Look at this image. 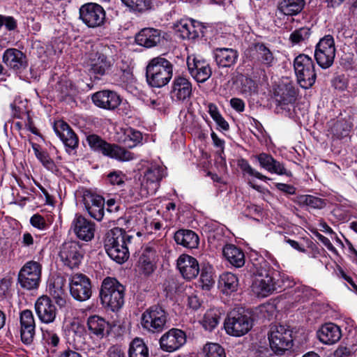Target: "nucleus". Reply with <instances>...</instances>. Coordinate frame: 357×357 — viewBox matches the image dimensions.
<instances>
[{
  "label": "nucleus",
  "mask_w": 357,
  "mask_h": 357,
  "mask_svg": "<svg viewBox=\"0 0 357 357\" xmlns=\"http://www.w3.org/2000/svg\"><path fill=\"white\" fill-rule=\"evenodd\" d=\"M132 236L121 228L115 227L109 230L105 240V248L109 257L119 264L125 262L129 258L128 243Z\"/></svg>",
  "instance_id": "obj_1"
},
{
  "label": "nucleus",
  "mask_w": 357,
  "mask_h": 357,
  "mask_svg": "<svg viewBox=\"0 0 357 357\" xmlns=\"http://www.w3.org/2000/svg\"><path fill=\"white\" fill-rule=\"evenodd\" d=\"M173 75V66L164 57L152 59L146 66V81L152 87L160 88L169 83Z\"/></svg>",
  "instance_id": "obj_2"
},
{
  "label": "nucleus",
  "mask_w": 357,
  "mask_h": 357,
  "mask_svg": "<svg viewBox=\"0 0 357 357\" xmlns=\"http://www.w3.org/2000/svg\"><path fill=\"white\" fill-rule=\"evenodd\" d=\"M124 287L115 278H106L102 281L100 296L102 303L116 311L124 303Z\"/></svg>",
  "instance_id": "obj_3"
},
{
  "label": "nucleus",
  "mask_w": 357,
  "mask_h": 357,
  "mask_svg": "<svg viewBox=\"0 0 357 357\" xmlns=\"http://www.w3.org/2000/svg\"><path fill=\"white\" fill-rule=\"evenodd\" d=\"M165 168L158 163H151L144 172V177L136 199L146 198L154 195L160 186V182L166 176Z\"/></svg>",
  "instance_id": "obj_4"
},
{
  "label": "nucleus",
  "mask_w": 357,
  "mask_h": 357,
  "mask_svg": "<svg viewBox=\"0 0 357 357\" xmlns=\"http://www.w3.org/2000/svg\"><path fill=\"white\" fill-rule=\"evenodd\" d=\"M298 91L295 86L291 83L279 85L275 90L274 99L275 101V110L289 116H293L295 113V102Z\"/></svg>",
  "instance_id": "obj_5"
},
{
  "label": "nucleus",
  "mask_w": 357,
  "mask_h": 357,
  "mask_svg": "<svg viewBox=\"0 0 357 357\" xmlns=\"http://www.w3.org/2000/svg\"><path fill=\"white\" fill-rule=\"evenodd\" d=\"M86 141L91 149L104 155L120 161H129L134 158V155L131 152L117 145L107 143L97 135H88Z\"/></svg>",
  "instance_id": "obj_6"
},
{
  "label": "nucleus",
  "mask_w": 357,
  "mask_h": 357,
  "mask_svg": "<svg viewBox=\"0 0 357 357\" xmlns=\"http://www.w3.org/2000/svg\"><path fill=\"white\" fill-rule=\"evenodd\" d=\"M294 67L300 86L303 89L310 88L317 77L312 58L306 54H300L295 58Z\"/></svg>",
  "instance_id": "obj_7"
},
{
  "label": "nucleus",
  "mask_w": 357,
  "mask_h": 357,
  "mask_svg": "<svg viewBox=\"0 0 357 357\" xmlns=\"http://www.w3.org/2000/svg\"><path fill=\"white\" fill-rule=\"evenodd\" d=\"M167 313L160 305H153L142 314V327L151 333L161 332L167 323Z\"/></svg>",
  "instance_id": "obj_8"
},
{
  "label": "nucleus",
  "mask_w": 357,
  "mask_h": 357,
  "mask_svg": "<svg viewBox=\"0 0 357 357\" xmlns=\"http://www.w3.org/2000/svg\"><path fill=\"white\" fill-rule=\"evenodd\" d=\"M292 332L283 325H273L268 332V340L275 353H282L292 346Z\"/></svg>",
  "instance_id": "obj_9"
},
{
  "label": "nucleus",
  "mask_w": 357,
  "mask_h": 357,
  "mask_svg": "<svg viewBox=\"0 0 357 357\" xmlns=\"http://www.w3.org/2000/svg\"><path fill=\"white\" fill-rule=\"evenodd\" d=\"M114 62L115 58L111 54V50L103 47L89 54L88 63L91 73L103 75L110 70Z\"/></svg>",
  "instance_id": "obj_10"
},
{
  "label": "nucleus",
  "mask_w": 357,
  "mask_h": 357,
  "mask_svg": "<svg viewBox=\"0 0 357 357\" xmlns=\"http://www.w3.org/2000/svg\"><path fill=\"white\" fill-rule=\"evenodd\" d=\"M42 266L36 261H29L20 269L18 274V282L27 290L36 289L40 280Z\"/></svg>",
  "instance_id": "obj_11"
},
{
  "label": "nucleus",
  "mask_w": 357,
  "mask_h": 357,
  "mask_svg": "<svg viewBox=\"0 0 357 357\" xmlns=\"http://www.w3.org/2000/svg\"><path fill=\"white\" fill-rule=\"evenodd\" d=\"M79 19L89 28L100 27L105 21V10L96 3H84L79 8Z\"/></svg>",
  "instance_id": "obj_12"
},
{
  "label": "nucleus",
  "mask_w": 357,
  "mask_h": 357,
  "mask_svg": "<svg viewBox=\"0 0 357 357\" xmlns=\"http://www.w3.org/2000/svg\"><path fill=\"white\" fill-rule=\"evenodd\" d=\"M224 326L229 335L240 337L246 334L251 329L252 321L247 315L233 310L228 314Z\"/></svg>",
  "instance_id": "obj_13"
},
{
  "label": "nucleus",
  "mask_w": 357,
  "mask_h": 357,
  "mask_svg": "<svg viewBox=\"0 0 357 357\" xmlns=\"http://www.w3.org/2000/svg\"><path fill=\"white\" fill-rule=\"evenodd\" d=\"M335 55V42L333 36L327 35L320 39L314 52L317 63L323 68H328L333 63Z\"/></svg>",
  "instance_id": "obj_14"
},
{
  "label": "nucleus",
  "mask_w": 357,
  "mask_h": 357,
  "mask_svg": "<svg viewBox=\"0 0 357 357\" xmlns=\"http://www.w3.org/2000/svg\"><path fill=\"white\" fill-rule=\"evenodd\" d=\"M71 296L78 301H85L91 296L90 279L82 273L73 274L69 279Z\"/></svg>",
  "instance_id": "obj_15"
},
{
  "label": "nucleus",
  "mask_w": 357,
  "mask_h": 357,
  "mask_svg": "<svg viewBox=\"0 0 357 357\" xmlns=\"http://www.w3.org/2000/svg\"><path fill=\"white\" fill-rule=\"evenodd\" d=\"M187 66L192 77L199 83L205 82L212 75V70L208 62L194 54L187 57Z\"/></svg>",
  "instance_id": "obj_16"
},
{
  "label": "nucleus",
  "mask_w": 357,
  "mask_h": 357,
  "mask_svg": "<svg viewBox=\"0 0 357 357\" xmlns=\"http://www.w3.org/2000/svg\"><path fill=\"white\" fill-rule=\"evenodd\" d=\"M84 252L76 241H67L60 248L59 257L64 265L70 268L78 267L83 258Z\"/></svg>",
  "instance_id": "obj_17"
},
{
  "label": "nucleus",
  "mask_w": 357,
  "mask_h": 357,
  "mask_svg": "<svg viewBox=\"0 0 357 357\" xmlns=\"http://www.w3.org/2000/svg\"><path fill=\"white\" fill-rule=\"evenodd\" d=\"M186 342L185 333L178 328H172L164 333L160 339L162 350L173 352L181 347Z\"/></svg>",
  "instance_id": "obj_18"
},
{
  "label": "nucleus",
  "mask_w": 357,
  "mask_h": 357,
  "mask_svg": "<svg viewBox=\"0 0 357 357\" xmlns=\"http://www.w3.org/2000/svg\"><path fill=\"white\" fill-rule=\"evenodd\" d=\"M36 313L39 320L44 324L53 323L56 317L57 310L50 297L42 296L35 303Z\"/></svg>",
  "instance_id": "obj_19"
},
{
  "label": "nucleus",
  "mask_w": 357,
  "mask_h": 357,
  "mask_svg": "<svg viewBox=\"0 0 357 357\" xmlns=\"http://www.w3.org/2000/svg\"><path fill=\"white\" fill-rule=\"evenodd\" d=\"M3 62L16 73H22L28 66L26 56L16 48H8L3 54Z\"/></svg>",
  "instance_id": "obj_20"
},
{
  "label": "nucleus",
  "mask_w": 357,
  "mask_h": 357,
  "mask_svg": "<svg viewBox=\"0 0 357 357\" xmlns=\"http://www.w3.org/2000/svg\"><path fill=\"white\" fill-rule=\"evenodd\" d=\"M192 92V84L188 78L177 76L174 79L170 91L171 98L174 101L184 102L190 98Z\"/></svg>",
  "instance_id": "obj_21"
},
{
  "label": "nucleus",
  "mask_w": 357,
  "mask_h": 357,
  "mask_svg": "<svg viewBox=\"0 0 357 357\" xmlns=\"http://www.w3.org/2000/svg\"><path fill=\"white\" fill-rule=\"evenodd\" d=\"M83 203L90 216L100 221L104 216L105 199L102 197L91 192L83 195Z\"/></svg>",
  "instance_id": "obj_22"
},
{
  "label": "nucleus",
  "mask_w": 357,
  "mask_h": 357,
  "mask_svg": "<svg viewBox=\"0 0 357 357\" xmlns=\"http://www.w3.org/2000/svg\"><path fill=\"white\" fill-rule=\"evenodd\" d=\"M36 324L33 314L31 310H23L20 314V335L22 341L31 344L34 338Z\"/></svg>",
  "instance_id": "obj_23"
},
{
  "label": "nucleus",
  "mask_w": 357,
  "mask_h": 357,
  "mask_svg": "<svg viewBox=\"0 0 357 357\" xmlns=\"http://www.w3.org/2000/svg\"><path fill=\"white\" fill-rule=\"evenodd\" d=\"M53 128L56 135L67 149L71 151L78 146V137L68 123L61 120L57 121L54 123Z\"/></svg>",
  "instance_id": "obj_24"
},
{
  "label": "nucleus",
  "mask_w": 357,
  "mask_h": 357,
  "mask_svg": "<svg viewBox=\"0 0 357 357\" xmlns=\"http://www.w3.org/2000/svg\"><path fill=\"white\" fill-rule=\"evenodd\" d=\"M174 29L181 38L190 40L199 36L202 26L195 20L183 19L174 25Z\"/></svg>",
  "instance_id": "obj_25"
},
{
  "label": "nucleus",
  "mask_w": 357,
  "mask_h": 357,
  "mask_svg": "<svg viewBox=\"0 0 357 357\" xmlns=\"http://www.w3.org/2000/svg\"><path fill=\"white\" fill-rule=\"evenodd\" d=\"M92 100L96 106L105 109H114L121 103L119 96L109 90L96 92L93 95Z\"/></svg>",
  "instance_id": "obj_26"
},
{
  "label": "nucleus",
  "mask_w": 357,
  "mask_h": 357,
  "mask_svg": "<svg viewBox=\"0 0 357 357\" xmlns=\"http://www.w3.org/2000/svg\"><path fill=\"white\" fill-rule=\"evenodd\" d=\"M177 267L182 276L187 280L195 278L199 273L197 260L188 255H181L178 257Z\"/></svg>",
  "instance_id": "obj_27"
},
{
  "label": "nucleus",
  "mask_w": 357,
  "mask_h": 357,
  "mask_svg": "<svg viewBox=\"0 0 357 357\" xmlns=\"http://www.w3.org/2000/svg\"><path fill=\"white\" fill-rule=\"evenodd\" d=\"M256 158L261 167L270 173L287 176H291V172L285 168L284 164L275 160L270 154L261 153L256 155Z\"/></svg>",
  "instance_id": "obj_28"
},
{
  "label": "nucleus",
  "mask_w": 357,
  "mask_h": 357,
  "mask_svg": "<svg viewBox=\"0 0 357 357\" xmlns=\"http://www.w3.org/2000/svg\"><path fill=\"white\" fill-rule=\"evenodd\" d=\"M72 227L79 239L89 241L94 236V224L82 215H75L72 222Z\"/></svg>",
  "instance_id": "obj_29"
},
{
  "label": "nucleus",
  "mask_w": 357,
  "mask_h": 357,
  "mask_svg": "<svg viewBox=\"0 0 357 357\" xmlns=\"http://www.w3.org/2000/svg\"><path fill=\"white\" fill-rule=\"evenodd\" d=\"M342 337L340 327L333 323L324 324L317 331V337L323 344H333Z\"/></svg>",
  "instance_id": "obj_30"
},
{
  "label": "nucleus",
  "mask_w": 357,
  "mask_h": 357,
  "mask_svg": "<svg viewBox=\"0 0 357 357\" xmlns=\"http://www.w3.org/2000/svg\"><path fill=\"white\" fill-rule=\"evenodd\" d=\"M156 252L150 247L144 248L137 264V271L140 274L149 275L152 273L155 268Z\"/></svg>",
  "instance_id": "obj_31"
},
{
  "label": "nucleus",
  "mask_w": 357,
  "mask_h": 357,
  "mask_svg": "<svg viewBox=\"0 0 357 357\" xmlns=\"http://www.w3.org/2000/svg\"><path fill=\"white\" fill-rule=\"evenodd\" d=\"M161 38L160 31L153 28H145L136 35L135 41L139 45L151 48L160 43Z\"/></svg>",
  "instance_id": "obj_32"
},
{
  "label": "nucleus",
  "mask_w": 357,
  "mask_h": 357,
  "mask_svg": "<svg viewBox=\"0 0 357 357\" xmlns=\"http://www.w3.org/2000/svg\"><path fill=\"white\" fill-rule=\"evenodd\" d=\"M276 289L275 283L272 276L268 274L257 276L253 282L252 290L260 296H266Z\"/></svg>",
  "instance_id": "obj_33"
},
{
  "label": "nucleus",
  "mask_w": 357,
  "mask_h": 357,
  "mask_svg": "<svg viewBox=\"0 0 357 357\" xmlns=\"http://www.w3.org/2000/svg\"><path fill=\"white\" fill-rule=\"evenodd\" d=\"M214 57L219 67L229 68L236 63L238 54L232 48H216L214 50Z\"/></svg>",
  "instance_id": "obj_34"
},
{
  "label": "nucleus",
  "mask_w": 357,
  "mask_h": 357,
  "mask_svg": "<svg viewBox=\"0 0 357 357\" xmlns=\"http://www.w3.org/2000/svg\"><path fill=\"white\" fill-rule=\"evenodd\" d=\"M174 241L178 245L188 249L197 248L199 238L197 234L190 229H179L174 234Z\"/></svg>",
  "instance_id": "obj_35"
},
{
  "label": "nucleus",
  "mask_w": 357,
  "mask_h": 357,
  "mask_svg": "<svg viewBox=\"0 0 357 357\" xmlns=\"http://www.w3.org/2000/svg\"><path fill=\"white\" fill-rule=\"evenodd\" d=\"M223 256L232 266L240 268L245 264L243 252L232 244L226 245L222 250Z\"/></svg>",
  "instance_id": "obj_36"
},
{
  "label": "nucleus",
  "mask_w": 357,
  "mask_h": 357,
  "mask_svg": "<svg viewBox=\"0 0 357 357\" xmlns=\"http://www.w3.org/2000/svg\"><path fill=\"white\" fill-rule=\"evenodd\" d=\"M255 51L258 61L266 67L273 66L276 63L273 52L264 43H258L255 45Z\"/></svg>",
  "instance_id": "obj_37"
},
{
  "label": "nucleus",
  "mask_w": 357,
  "mask_h": 357,
  "mask_svg": "<svg viewBox=\"0 0 357 357\" xmlns=\"http://www.w3.org/2000/svg\"><path fill=\"white\" fill-rule=\"evenodd\" d=\"M305 4V0H282L278 10L285 15H295L303 9Z\"/></svg>",
  "instance_id": "obj_38"
},
{
  "label": "nucleus",
  "mask_w": 357,
  "mask_h": 357,
  "mask_svg": "<svg viewBox=\"0 0 357 357\" xmlns=\"http://www.w3.org/2000/svg\"><path fill=\"white\" fill-rule=\"evenodd\" d=\"M87 326L91 333L102 337L107 330L108 323L102 317L93 315L88 318Z\"/></svg>",
  "instance_id": "obj_39"
},
{
  "label": "nucleus",
  "mask_w": 357,
  "mask_h": 357,
  "mask_svg": "<svg viewBox=\"0 0 357 357\" xmlns=\"http://www.w3.org/2000/svg\"><path fill=\"white\" fill-rule=\"evenodd\" d=\"M238 285V280L234 274L226 272L220 276L219 287L224 294H229L235 291L237 289Z\"/></svg>",
  "instance_id": "obj_40"
},
{
  "label": "nucleus",
  "mask_w": 357,
  "mask_h": 357,
  "mask_svg": "<svg viewBox=\"0 0 357 357\" xmlns=\"http://www.w3.org/2000/svg\"><path fill=\"white\" fill-rule=\"evenodd\" d=\"M220 314L218 310L211 309L206 312L203 318L200 320V323L206 330L212 331L218 325Z\"/></svg>",
  "instance_id": "obj_41"
},
{
  "label": "nucleus",
  "mask_w": 357,
  "mask_h": 357,
  "mask_svg": "<svg viewBox=\"0 0 357 357\" xmlns=\"http://www.w3.org/2000/svg\"><path fill=\"white\" fill-rule=\"evenodd\" d=\"M142 139V133L133 128H128L125 130L121 137L122 143L128 148L135 147Z\"/></svg>",
  "instance_id": "obj_42"
},
{
  "label": "nucleus",
  "mask_w": 357,
  "mask_h": 357,
  "mask_svg": "<svg viewBox=\"0 0 357 357\" xmlns=\"http://www.w3.org/2000/svg\"><path fill=\"white\" fill-rule=\"evenodd\" d=\"M129 357H149V349L142 339H134L129 347Z\"/></svg>",
  "instance_id": "obj_43"
},
{
  "label": "nucleus",
  "mask_w": 357,
  "mask_h": 357,
  "mask_svg": "<svg viewBox=\"0 0 357 357\" xmlns=\"http://www.w3.org/2000/svg\"><path fill=\"white\" fill-rule=\"evenodd\" d=\"M298 202L301 206L317 209L323 208L326 205L324 199L310 195H301L298 197Z\"/></svg>",
  "instance_id": "obj_44"
},
{
  "label": "nucleus",
  "mask_w": 357,
  "mask_h": 357,
  "mask_svg": "<svg viewBox=\"0 0 357 357\" xmlns=\"http://www.w3.org/2000/svg\"><path fill=\"white\" fill-rule=\"evenodd\" d=\"M122 3L131 10L138 12H144L151 8L150 0H121Z\"/></svg>",
  "instance_id": "obj_45"
},
{
  "label": "nucleus",
  "mask_w": 357,
  "mask_h": 357,
  "mask_svg": "<svg viewBox=\"0 0 357 357\" xmlns=\"http://www.w3.org/2000/svg\"><path fill=\"white\" fill-rule=\"evenodd\" d=\"M42 333L44 344L49 348L53 349V351H54L60 342L59 335L52 330H42Z\"/></svg>",
  "instance_id": "obj_46"
},
{
  "label": "nucleus",
  "mask_w": 357,
  "mask_h": 357,
  "mask_svg": "<svg viewBox=\"0 0 357 357\" xmlns=\"http://www.w3.org/2000/svg\"><path fill=\"white\" fill-rule=\"evenodd\" d=\"M205 357H225L224 349L218 344L209 343L204 347Z\"/></svg>",
  "instance_id": "obj_47"
},
{
  "label": "nucleus",
  "mask_w": 357,
  "mask_h": 357,
  "mask_svg": "<svg viewBox=\"0 0 357 357\" xmlns=\"http://www.w3.org/2000/svg\"><path fill=\"white\" fill-rule=\"evenodd\" d=\"M34 151L36 158L42 162L45 168L52 172L57 170L54 162L50 158L47 153L40 151L37 149H34Z\"/></svg>",
  "instance_id": "obj_48"
},
{
  "label": "nucleus",
  "mask_w": 357,
  "mask_h": 357,
  "mask_svg": "<svg viewBox=\"0 0 357 357\" xmlns=\"http://www.w3.org/2000/svg\"><path fill=\"white\" fill-rule=\"evenodd\" d=\"M238 165L239 167L241 168V169L243 172L247 173V174H248L250 176H255V177H256V178L261 180V181L270 180L269 178H268L267 176L263 175L260 172H259L257 170H255V169H253L250 165L248 162L246 160H245V159L240 160L238 161Z\"/></svg>",
  "instance_id": "obj_49"
},
{
  "label": "nucleus",
  "mask_w": 357,
  "mask_h": 357,
  "mask_svg": "<svg viewBox=\"0 0 357 357\" xmlns=\"http://www.w3.org/2000/svg\"><path fill=\"white\" fill-rule=\"evenodd\" d=\"M66 335L71 337L75 341L77 337H81L84 333V328L77 321H73L66 326Z\"/></svg>",
  "instance_id": "obj_50"
},
{
  "label": "nucleus",
  "mask_w": 357,
  "mask_h": 357,
  "mask_svg": "<svg viewBox=\"0 0 357 357\" xmlns=\"http://www.w3.org/2000/svg\"><path fill=\"white\" fill-rule=\"evenodd\" d=\"M310 35V29L302 27L293 31L290 35V40L293 43H299L307 40Z\"/></svg>",
  "instance_id": "obj_51"
},
{
  "label": "nucleus",
  "mask_w": 357,
  "mask_h": 357,
  "mask_svg": "<svg viewBox=\"0 0 357 357\" xmlns=\"http://www.w3.org/2000/svg\"><path fill=\"white\" fill-rule=\"evenodd\" d=\"M126 175L121 172H112L108 174V179L112 185H121L124 183Z\"/></svg>",
  "instance_id": "obj_52"
},
{
  "label": "nucleus",
  "mask_w": 357,
  "mask_h": 357,
  "mask_svg": "<svg viewBox=\"0 0 357 357\" xmlns=\"http://www.w3.org/2000/svg\"><path fill=\"white\" fill-rule=\"evenodd\" d=\"M48 291L50 294L55 292H65V289H63V280L61 278H56L54 282H50L48 285Z\"/></svg>",
  "instance_id": "obj_53"
},
{
  "label": "nucleus",
  "mask_w": 357,
  "mask_h": 357,
  "mask_svg": "<svg viewBox=\"0 0 357 357\" xmlns=\"http://www.w3.org/2000/svg\"><path fill=\"white\" fill-rule=\"evenodd\" d=\"M30 222L33 227L40 230H43L47 227L45 218L38 214L33 215L30 219Z\"/></svg>",
  "instance_id": "obj_54"
},
{
  "label": "nucleus",
  "mask_w": 357,
  "mask_h": 357,
  "mask_svg": "<svg viewBox=\"0 0 357 357\" xmlns=\"http://www.w3.org/2000/svg\"><path fill=\"white\" fill-rule=\"evenodd\" d=\"M52 297L54 299L55 303L57 304V305L62 308L66 306V292H57V294L55 292L52 293L50 294Z\"/></svg>",
  "instance_id": "obj_55"
},
{
  "label": "nucleus",
  "mask_w": 357,
  "mask_h": 357,
  "mask_svg": "<svg viewBox=\"0 0 357 357\" xmlns=\"http://www.w3.org/2000/svg\"><path fill=\"white\" fill-rule=\"evenodd\" d=\"M107 355L109 357H126L124 349L119 345L112 346L107 351Z\"/></svg>",
  "instance_id": "obj_56"
},
{
  "label": "nucleus",
  "mask_w": 357,
  "mask_h": 357,
  "mask_svg": "<svg viewBox=\"0 0 357 357\" xmlns=\"http://www.w3.org/2000/svg\"><path fill=\"white\" fill-rule=\"evenodd\" d=\"M231 106L233 109L238 112H241L245 109L244 102L239 98H234L230 100Z\"/></svg>",
  "instance_id": "obj_57"
},
{
  "label": "nucleus",
  "mask_w": 357,
  "mask_h": 357,
  "mask_svg": "<svg viewBox=\"0 0 357 357\" xmlns=\"http://www.w3.org/2000/svg\"><path fill=\"white\" fill-rule=\"evenodd\" d=\"M3 25L8 30L12 31L17 27V22L14 17L11 16L3 15Z\"/></svg>",
  "instance_id": "obj_58"
},
{
  "label": "nucleus",
  "mask_w": 357,
  "mask_h": 357,
  "mask_svg": "<svg viewBox=\"0 0 357 357\" xmlns=\"http://www.w3.org/2000/svg\"><path fill=\"white\" fill-rule=\"evenodd\" d=\"M276 188L284 192H286L289 195H294L295 194L296 189L293 185L285 184V183H276Z\"/></svg>",
  "instance_id": "obj_59"
},
{
  "label": "nucleus",
  "mask_w": 357,
  "mask_h": 357,
  "mask_svg": "<svg viewBox=\"0 0 357 357\" xmlns=\"http://www.w3.org/2000/svg\"><path fill=\"white\" fill-rule=\"evenodd\" d=\"M56 357H82V356L79 352L68 348L61 351Z\"/></svg>",
  "instance_id": "obj_60"
},
{
  "label": "nucleus",
  "mask_w": 357,
  "mask_h": 357,
  "mask_svg": "<svg viewBox=\"0 0 357 357\" xmlns=\"http://www.w3.org/2000/svg\"><path fill=\"white\" fill-rule=\"evenodd\" d=\"M213 121L224 130H227L229 128L228 123L225 120L221 114L215 117Z\"/></svg>",
  "instance_id": "obj_61"
},
{
  "label": "nucleus",
  "mask_w": 357,
  "mask_h": 357,
  "mask_svg": "<svg viewBox=\"0 0 357 357\" xmlns=\"http://www.w3.org/2000/svg\"><path fill=\"white\" fill-rule=\"evenodd\" d=\"M208 112L213 119L220 114L218 107L214 103L208 104Z\"/></svg>",
  "instance_id": "obj_62"
},
{
  "label": "nucleus",
  "mask_w": 357,
  "mask_h": 357,
  "mask_svg": "<svg viewBox=\"0 0 357 357\" xmlns=\"http://www.w3.org/2000/svg\"><path fill=\"white\" fill-rule=\"evenodd\" d=\"M33 238L30 233L25 232L22 236V244L24 246L29 247L33 244Z\"/></svg>",
  "instance_id": "obj_63"
},
{
  "label": "nucleus",
  "mask_w": 357,
  "mask_h": 357,
  "mask_svg": "<svg viewBox=\"0 0 357 357\" xmlns=\"http://www.w3.org/2000/svg\"><path fill=\"white\" fill-rule=\"evenodd\" d=\"M211 138H212V140H213V144L217 146V147H219L222 149V151H223V149H224V144H225V142L224 140L220 139L218 135L214 132H213L211 135Z\"/></svg>",
  "instance_id": "obj_64"
}]
</instances>
